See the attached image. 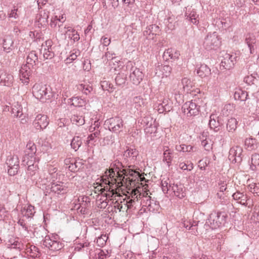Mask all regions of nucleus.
I'll return each instance as SVG.
<instances>
[{"label": "nucleus", "instance_id": "obj_40", "mask_svg": "<svg viewBox=\"0 0 259 259\" xmlns=\"http://www.w3.org/2000/svg\"><path fill=\"white\" fill-rule=\"evenodd\" d=\"M164 23L168 29H174L176 23L175 16L169 14L167 18L164 19Z\"/></svg>", "mask_w": 259, "mask_h": 259}, {"label": "nucleus", "instance_id": "obj_31", "mask_svg": "<svg viewBox=\"0 0 259 259\" xmlns=\"http://www.w3.org/2000/svg\"><path fill=\"white\" fill-rule=\"evenodd\" d=\"M207 132H203L200 137L201 139V145L204 149L207 151H209L212 149V143L210 140L206 138Z\"/></svg>", "mask_w": 259, "mask_h": 259}, {"label": "nucleus", "instance_id": "obj_51", "mask_svg": "<svg viewBox=\"0 0 259 259\" xmlns=\"http://www.w3.org/2000/svg\"><path fill=\"white\" fill-rule=\"evenodd\" d=\"M126 79V75L123 73H120L116 76L115 80L116 84L118 85H122L125 84Z\"/></svg>", "mask_w": 259, "mask_h": 259}, {"label": "nucleus", "instance_id": "obj_35", "mask_svg": "<svg viewBox=\"0 0 259 259\" xmlns=\"http://www.w3.org/2000/svg\"><path fill=\"white\" fill-rule=\"evenodd\" d=\"M70 101L68 103L71 105L75 107H82L85 106L87 102L86 101L79 97H72L69 99Z\"/></svg>", "mask_w": 259, "mask_h": 259}, {"label": "nucleus", "instance_id": "obj_32", "mask_svg": "<svg viewBox=\"0 0 259 259\" xmlns=\"http://www.w3.org/2000/svg\"><path fill=\"white\" fill-rule=\"evenodd\" d=\"M38 62V56L35 51L29 53L26 59V64L33 68Z\"/></svg>", "mask_w": 259, "mask_h": 259}, {"label": "nucleus", "instance_id": "obj_52", "mask_svg": "<svg viewBox=\"0 0 259 259\" xmlns=\"http://www.w3.org/2000/svg\"><path fill=\"white\" fill-rule=\"evenodd\" d=\"M37 3L39 9L44 10L45 9H47L50 11V8H52V6L47 0H38Z\"/></svg>", "mask_w": 259, "mask_h": 259}, {"label": "nucleus", "instance_id": "obj_13", "mask_svg": "<svg viewBox=\"0 0 259 259\" xmlns=\"http://www.w3.org/2000/svg\"><path fill=\"white\" fill-rule=\"evenodd\" d=\"M183 112L187 116H191L197 115L199 112V106H198L195 102L189 101L186 102L182 106Z\"/></svg>", "mask_w": 259, "mask_h": 259}, {"label": "nucleus", "instance_id": "obj_58", "mask_svg": "<svg viewBox=\"0 0 259 259\" xmlns=\"http://www.w3.org/2000/svg\"><path fill=\"white\" fill-rule=\"evenodd\" d=\"M108 239V237L106 235H101L97 239V244L99 247L104 246Z\"/></svg>", "mask_w": 259, "mask_h": 259}, {"label": "nucleus", "instance_id": "obj_25", "mask_svg": "<svg viewBox=\"0 0 259 259\" xmlns=\"http://www.w3.org/2000/svg\"><path fill=\"white\" fill-rule=\"evenodd\" d=\"M231 54L226 53L224 56V59L222 60L220 64L221 69L230 70L234 66L235 61H230Z\"/></svg>", "mask_w": 259, "mask_h": 259}, {"label": "nucleus", "instance_id": "obj_7", "mask_svg": "<svg viewBox=\"0 0 259 259\" xmlns=\"http://www.w3.org/2000/svg\"><path fill=\"white\" fill-rule=\"evenodd\" d=\"M8 166V172L10 176H15L18 172L19 168V161L16 155H10L8 156L6 160Z\"/></svg>", "mask_w": 259, "mask_h": 259}, {"label": "nucleus", "instance_id": "obj_17", "mask_svg": "<svg viewBox=\"0 0 259 259\" xmlns=\"http://www.w3.org/2000/svg\"><path fill=\"white\" fill-rule=\"evenodd\" d=\"M32 69L30 66L27 64L23 65L21 66L19 71V75L20 80L24 84H28L29 82V76L32 72Z\"/></svg>", "mask_w": 259, "mask_h": 259}, {"label": "nucleus", "instance_id": "obj_8", "mask_svg": "<svg viewBox=\"0 0 259 259\" xmlns=\"http://www.w3.org/2000/svg\"><path fill=\"white\" fill-rule=\"evenodd\" d=\"M140 200V205L143 207H146L149 211H153L159 208L158 204H156L154 200H151V197L146 191L142 193Z\"/></svg>", "mask_w": 259, "mask_h": 259}, {"label": "nucleus", "instance_id": "obj_11", "mask_svg": "<svg viewBox=\"0 0 259 259\" xmlns=\"http://www.w3.org/2000/svg\"><path fill=\"white\" fill-rule=\"evenodd\" d=\"M58 31L62 34H64L67 36L69 38L73 40L74 42L77 41L79 40L80 37L77 31L70 26H65L62 27V24H58Z\"/></svg>", "mask_w": 259, "mask_h": 259}, {"label": "nucleus", "instance_id": "obj_45", "mask_svg": "<svg viewBox=\"0 0 259 259\" xmlns=\"http://www.w3.org/2000/svg\"><path fill=\"white\" fill-rule=\"evenodd\" d=\"M70 120L73 124L77 125H82L85 122L84 117L77 114L72 115Z\"/></svg>", "mask_w": 259, "mask_h": 259}, {"label": "nucleus", "instance_id": "obj_34", "mask_svg": "<svg viewBox=\"0 0 259 259\" xmlns=\"http://www.w3.org/2000/svg\"><path fill=\"white\" fill-rule=\"evenodd\" d=\"M138 155V151L135 148H128L123 154L125 158H130L132 161H135Z\"/></svg>", "mask_w": 259, "mask_h": 259}, {"label": "nucleus", "instance_id": "obj_3", "mask_svg": "<svg viewBox=\"0 0 259 259\" xmlns=\"http://www.w3.org/2000/svg\"><path fill=\"white\" fill-rule=\"evenodd\" d=\"M227 215L221 212H214L209 215L208 223L212 229H216L226 223Z\"/></svg>", "mask_w": 259, "mask_h": 259}, {"label": "nucleus", "instance_id": "obj_12", "mask_svg": "<svg viewBox=\"0 0 259 259\" xmlns=\"http://www.w3.org/2000/svg\"><path fill=\"white\" fill-rule=\"evenodd\" d=\"M105 174V175L103 177V181L105 184L110 185L111 183H117L118 185H121V183H119L120 180L118 178V175L117 174L116 171L114 170V168H110L109 169H107Z\"/></svg>", "mask_w": 259, "mask_h": 259}, {"label": "nucleus", "instance_id": "obj_6", "mask_svg": "<svg viewBox=\"0 0 259 259\" xmlns=\"http://www.w3.org/2000/svg\"><path fill=\"white\" fill-rule=\"evenodd\" d=\"M126 69L130 68V79L133 84L138 85L142 80L144 74L140 69L133 66L132 64L130 63L126 65Z\"/></svg>", "mask_w": 259, "mask_h": 259}, {"label": "nucleus", "instance_id": "obj_55", "mask_svg": "<svg viewBox=\"0 0 259 259\" xmlns=\"http://www.w3.org/2000/svg\"><path fill=\"white\" fill-rule=\"evenodd\" d=\"M251 164V167L253 170L259 166V154L255 153L252 155Z\"/></svg>", "mask_w": 259, "mask_h": 259}, {"label": "nucleus", "instance_id": "obj_29", "mask_svg": "<svg viewBox=\"0 0 259 259\" xmlns=\"http://www.w3.org/2000/svg\"><path fill=\"white\" fill-rule=\"evenodd\" d=\"M51 190L52 192L58 194H64L67 193V187L63 183H54L52 184Z\"/></svg>", "mask_w": 259, "mask_h": 259}, {"label": "nucleus", "instance_id": "obj_44", "mask_svg": "<svg viewBox=\"0 0 259 259\" xmlns=\"http://www.w3.org/2000/svg\"><path fill=\"white\" fill-rule=\"evenodd\" d=\"M238 121L235 118H231L228 120L227 130L229 132L233 133L237 128Z\"/></svg>", "mask_w": 259, "mask_h": 259}, {"label": "nucleus", "instance_id": "obj_28", "mask_svg": "<svg viewBox=\"0 0 259 259\" xmlns=\"http://www.w3.org/2000/svg\"><path fill=\"white\" fill-rule=\"evenodd\" d=\"M36 151V148L35 144L31 142H29L26 146V155L24 157L23 162H25L26 160V158L28 159L29 157L33 158V156H34Z\"/></svg>", "mask_w": 259, "mask_h": 259}, {"label": "nucleus", "instance_id": "obj_33", "mask_svg": "<svg viewBox=\"0 0 259 259\" xmlns=\"http://www.w3.org/2000/svg\"><path fill=\"white\" fill-rule=\"evenodd\" d=\"M145 105V100L140 96L135 97L133 99V106L137 110H141Z\"/></svg>", "mask_w": 259, "mask_h": 259}, {"label": "nucleus", "instance_id": "obj_63", "mask_svg": "<svg viewBox=\"0 0 259 259\" xmlns=\"http://www.w3.org/2000/svg\"><path fill=\"white\" fill-rule=\"evenodd\" d=\"M101 84L103 90L109 92H111L110 89H112L113 88V85L111 83H109V82L106 80L101 81Z\"/></svg>", "mask_w": 259, "mask_h": 259}, {"label": "nucleus", "instance_id": "obj_10", "mask_svg": "<svg viewBox=\"0 0 259 259\" xmlns=\"http://www.w3.org/2000/svg\"><path fill=\"white\" fill-rule=\"evenodd\" d=\"M142 193L139 189H134L132 190L130 195L127 197L126 204L128 208H131L134 205L139 203V200L141 199Z\"/></svg>", "mask_w": 259, "mask_h": 259}, {"label": "nucleus", "instance_id": "obj_1", "mask_svg": "<svg viewBox=\"0 0 259 259\" xmlns=\"http://www.w3.org/2000/svg\"><path fill=\"white\" fill-rule=\"evenodd\" d=\"M111 168L116 171L117 174L118 175V178L120 181L119 183H121L122 186L126 185L127 186L135 184V181L137 180L142 181L145 178L142 177L140 174L135 170L132 169H122L123 166L121 162L118 160L115 161L111 165Z\"/></svg>", "mask_w": 259, "mask_h": 259}, {"label": "nucleus", "instance_id": "obj_53", "mask_svg": "<svg viewBox=\"0 0 259 259\" xmlns=\"http://www.w3.org/2000/svg\"><path fill=\"white\" fill-rule=\"evenodd\" d=\"M40 52L42 53L44 58L45 59H51L54 56V53L53 50L45 48V49H40Z\"/></svg>", "mask_w": 259, "mask_h": 259}, {"label": "nucleus", "instance_id": "obj_15", "mask_svg": "<svg viewBox=\"0 0 259 259\" xmlns=\"http://www.w3.org/2000/svg\"><path fill=\"white\" fill-rule=\"evenodd\" d=\"M50 11L47 9L40 11L36 16V23L39 27H45L48 24Z\"/></svg>", "mask_w": 259, "mask_h": 259}, {"label": "nucleus", "instance_id": "obj_49", "mask_svg": "<svg viewBox=\"0 0 259 259\" xmlns=\"http://www.w3.org/2000/svg\"><path fill=\"white\" fill-rule=\"evenodd\" d=\"M82 144V141L81 138L79 136L74 137L71 141V147L76 151L80 147Z\"/></svg>", "mask_w": 259, "mask_h": 259}, {"label": "nucleus", "instance_id": "obj_20", "mask_svg": "<svg viewBox=\"0 0 259 259\" xmlns=\"http://www.w3.org/2000/svg\"><path fill=\"white\" fill-rule=\"evenodd\" d=\"M244 41L249 49L250 54H253L255 53L254 46L256 43L255 36L251 33H248L244 35Z\"/></svg>", "mask_w": 259, "mask_h": 259}, {"label": "nucleus", "instance_id": "obj_27", "mask_svg": "<svg viewBox=\"0 0 259 259\" xmlns=\"http://www.w3.org/2000/svg\"><path fill=\"white\" fill-rule=\"evenodd\" d=\"M78 201L79 206L77 207V209L81 213L84 214L86 213L87 208L90 202L89 198L88 197H80L78 198Z\"/></svg>", "mask_w": 259, "mask_h": 259}, {"label": "nucleus", "instance_id": "obj_26", "mask_svg": "<svg viewBox=\"0 0 259 259\" xmlns=\"http://www.w3.org/2000/svg\"><path fill=\"white\" fill-rule=\"evenodd\" d=\"M142 122L145 124V131L146 133L151 134L156 131L155 126L153 125V121L151 117H144Z\"/></svg>", "mask_w": 259, "mask_h": 259}, {"label": "nucleus", "instance_id": "obj_30", "mask_svg": "<svg viewBox=\"0 0 259 259\" xmlns=\"http://www.w3.org/2000/svg\"><path fill=\"white\" fill-rule=\"evenodd\" d=\"M23 109L21 104L18 102H14L11 107V113L14 117L20 118L23 115Z\"/></svg>", "mask_w": 259, "mask_h": 259}, {"label": "nucleus", "instance_id": "obj_41", "mask_svg": "<svg viewBox=\"0 0 259 259\" xmlns=\"http://www.w3.org/2000/svg\"><path fill=\"white\" fill-rule=\"evenodd\" d=\"M197 73L201 77H204L210 73V69L205 64H201L197 70Z\"/></svg>", "mask_w": 259, "mask_h": 259}, {"label": "nucleus", "instance_id": "obj_42", "mask_svg": "<svg viewBox=\"0 0 259 259\" xmlns=\"http://www.w3.org/2000/svg\"><path fill=\"white\" fill-rule=\"evenodd\" d=\"M21 212L24 216L28 218L32 217L35 212L34 207L31 205L24 206L22 209Z\"/></svg>", "mask_w": 259, "mask_h": 259}, {"label": "nucleus", "instance_id": "obj_19", "mask_svg": "<svg viewBox=\"0 0 259 259\" xmlns=\"http://www.w3.org/2000/svg\"><path fill=\"white\" fill-rule=\"evenodd\" d=\"M242 149L241 147L236 146L231 148L229 151V159L232 162H237L241 161V155Z\"/></svg>", "mask_w": 259, "mask_h": 259}, {"label": "nucleus", "instance_id": "obj_23", "mask_svg": "<svg viewBox=\"0 0 259 259\" xmlns=\"http://www.w3.org/2000/svg\"><path fill=\"white\" fill-rule=\"evenodd\" d=\"M180 55L179 51H177L176 49L168 48L164 52L163 57L166 61H168L170 59L176 60L179 59Z\"/></svg>", "mask_w": 259, "mask_h": 259}, {"label": "nucleus", "instance_id": "obj_57", "mask_svg": "<svg viewBox=\"0 0 259 259\" xmlns=\"http://www.w3.org/2000/svg\"><path fill=\"white\" fill-rule=\"evenodd\" d=\"M193 149V147L190 145H186L182 144L180 145H176V149L180 152H190Z\"/></svg>", "mask_w": 259, "mask_h": 259}, {"label": "nucleus", "instance_id": "obj_5", "mask_svg": "<svg viewBox=\"0 0 259 259\" xmlns=\"http://www.w3.org/2000/svg\"><path fill=\"white\" fill-rule=\"evenodd\" d=\"M105 125L110 131L119 133L122 131L123 127V120L121 117L116 116L107 119L105 122Z\"/></svg>", "mask_w": 259, "mask_h": 259}, {"label": "nucleus", "instance_id": "obj_21", "mask_svg": "<svg viewBox=\"0 0 259 259\" xmlns=\"http://www.w3.org/2000/svg\"><path fill=\"white\" fill-rule=\"evenodd\" d=\"M160 31L159 27L156 24L150 25L147 27L144 31V35L148 39H153L154 36L158 34Z\"/></svg>", "mask_w": 259, "mask_h": 259}, {"label": "nucleus", "instance_id": "obj_62", "mask_svg": "<svg viewBox=\"0 0 259 259\" xmlns=\"http://www.w3.org/2000/svg\"><path fill=\"white\" fill-rule=\"evenodd\" d=\"M79 164V162H77L76 161L71 162L69 164V166H68V168L71 171H76L79 169V168L78 167Z\"/></svg>", "mask_w": 259, "mask_h": 259}, {"label": "nucleus", "instance_id": "obj_36", "mask_svg": "<svg viewBox=\"0 0 259 259\" xmlns=\"http://www.w3.org/2000/svg\"><path fill=\"white\" fill-rule=\"evenodd\" d=\"M209 125L210 127L213 129L215 132L219 130L220 123L218 121V117L216 115L211 114L210 116Z\"/></svg>", "mask_w": 259, "mask_h": 259}, {"label": "nucleus", "instance_id": "obj_37", "mask_svg": "<svg viewBox=\"0 0 259 259\" xmlns=\"http://www.w3.org/2000/svg\"><path fill=\"white\" fill-rule=\"evenodd\" d=\"M66 18L64 14H62L61 16H54L52 17L50 22V26L52 28H55L57 26L58 22L61 23H63L66 21Z\"/></svg>", "mask_w": 259, "mask_h": 259}, {"label": "nucleus", "instance_id": "obj_18", "mask_svg": "<svg viewBox=\"0 0 259 259\" xmlns=\"http://www.w3.org/2000/svg\"><path fill=\"white\" fill-rule=\"evenodd\" d=\"M14 82L12 74L3 69H0V84L4 86L10 87Z\"/></svg>", "mask_w": 259, "mask_h": 259}, {"label": "nucleus", "instance_id": "obj_50", "mask_svg": "<svg viewBox=\"0 0 259 259\" xmlns=\"http://www.w3.org/2000/svg\"><path fill=\"white\" fill-rule=\"evenodd\" d=\"M38 164H34V165L27 167V174L28 177L32 178L38 172Z\"/></svg>", "mask_w": 259, "mask_h": 259}, {"label": "nucleus", "instance_id": "obj_14", "mask_svg": "<svg viewBox=\"0 0 259 259\" xmlns=\"http://www.w3.org/2000/svg\"><path fill=\"white\" fill-rule=\"evenodd\" d=\"M49 120L47 115L39 114L37 115L33 121L32 125L36 130H42L49 124Z\"/></svg>", "mask_w": 259, "mask_h": 259}, {"label": "nucleus", "instance_id": "obj_4", "mask_svg": "<svg viewBox=\"0 0 259 259\" xmlns=\"http://www.w3.org/2000/svg\"><path fill=\"white\" fill-rule=\"evenodd\" d=\"M221 44V41L216 32L208 33L204 38L203 46L207 50H214L218 48Z\"/></svg>", "mask_w": 259, "mask_h": 259}, {"label": "nucleus", "instance_id": "obj_54", "mask_svg": "<svg viewBox=\"0 0 259 259\" xmlns=\"http://www.w3.org/2000/svg\"><path fill=\"white\" fill-rule=\"evenodd\" d=\"M247 187L250 192L253 193L254 196H257V194L259 193V184L254 183L249 184Z\"/></svg>", "mask_w": 259, "mask_h": 259}, {"label": "nucleus", "instance_id": "obj_61", "mask_svg": "<svg viewBox=\"0 0 259 259\" xmlns=\"http://www.w3.org/2000/svg\"><path fill=\"white\" fill-rule=\"evenodd\" d=\"M180 82H175L172 84V86L171 88V93L174 94L175 95H182L183 93H177L178 91L180 89Z\"/></svg>", "mask_w": 259, "mask_h": 259}, {"label": "nucleus", "instance_id": "obj_22", "mask_svg": "<svg viewBox=\"0 0 259 259\" xmlns=\"http://www.w3.org/2000/svg\"><path fill=\"white\" fill-rule=\"evenodd\" d=\"M172 68L169 65L159 66L156 69V74L162 78L169 77L171 73Z\"/></svg>", "mask_w": 259, "mask_h": 259}, {"label": "nucleus", "instance_id": "obj_59", "mask_svg": "<svg viewBox=\"0 0 259 259\" xmlns=\"http://www.w3.org/2000/svg\"><path fill=\"white\" fill-rule=\"evenodd\" d=\"M251 220L255 222L259 223V206H255L251 216Z\"/></svg>", "mask_w": 259, "mask_h": 259}, {"label": "nucleus", "instance_id": "obj_56", "mask_svg": "<svg viewBox=\"0 0 259 259\" xmlns=\"http://www.w3.org/2000/svg\"><path fill=\"white\" fill-rule=\"evenodd\" d=\"M169 180L166 181H161V188L164 193H168V191H170L171 187L172 184H170L169 182Z\"/></svg>", "mask_w": 259, "mask_h": 259}, {"label": "nucleus", "instance_id": "obj_9", "mask_svg": "<svg viewBox=\"0 0 259 259\" xmlns=\"http://www.w3.org/2000/svg\"><path fill=\"white\" fill-rule=\"evenodd\" d=\"M232 197L237 203L242 205L250 207L253 205V200L246 193L237 191L232 195Z\"/></svg>", "mask_w": 259, "mask_h": 259}, {"label": "nucleus", "instance_id": "obj_47", "mask_svg": "<svg viewBox=\"0 0 259 259\" xmlns=\"http://www.w3.org/2000/svg\"><path fill=\"white\" fill-rule=\"evenodd\" d=\"M77 89L84 94L88 95L93 90V88L89 84L80 83L77 85Z\"/></svg>", "mask_w": 259, "mask_h": 259}, {"label": "nucleus", "instance_id": "obj_46", "mask_svg": "<svg viewBox=\"0 0 259 259\" xmlns=\"http://www.w3.org/2000/svg\"><path fill=\"white\" fill-rule=\"evenodd\" d=\"M13 41L10 36H7L4 39L3 48L4 50L7 52H9L13 47Z\"/></svg>", "mask_w": 259, "mask_h": 259}, {"label": "nucleus", "instance_id": "obj_48", "mask_svg": "<svg viewBox=\"0 0 259 259\" xmlns=\"http://www.w3.org/2000/svg\"><path fill=\"white\" fill-rule=\"evenodd\" d=\"M80 54V52L79 50L74 49L71 52V54L69 57H68L65 61L66 63H70L73 61L75 60L77 57L79 56Z\"/></svg>", "mask_w": 259, "mask_h": 259}, {"label": "nucleus", "instance_id": "obj_2", "mask_svg": "<svg viewBox=\"0 0 259 259\" xmlns=\"http://www.w3.org/2000/svg\"><path fill=\"white\" fill-rule=\"evenodd\" d=\"M33 96L42 102H45L52 97L50 88L41 83H35L32 87Z\"/></svg>", "mask_w": 259, "mask_h": 259}, {"label": "nucleus", "instance_id": "obj_64", "mask_svg": "<svg viewBox=\"0 0 259 259\" xmlns=\"http://www.w3.org/2000/svg\"><path fill=\"white\" fill-rule=\"evenodd\" d=\"M19 13H18V10L17 8H14L13 10H11L10 13L9 15V17L11 18L17 19L19 16Z\"/></svg>", "mask_w": 259, "mask_h": 259}, {"label": "nucleus", "instance_id": "obj_43", "mask_svg": "<svg viewBox=\"0 0 259 259\" xmlns=\"http://www.w3.org/2000/svg\"><path fill=\"white\" fill-rule=\"evenodd\" d=\"M163 160L166 161L168 165H170L172 161L171 156L172 152L168 147L164 146L163 148Z\"/></svg>", "mask_w": 259, "mask_h": 259}, {"label": "nucleus", "instance_id": "obj_24", "mask_svg": "<svg viewBox=\"0 0 259 259\" xmlns=\"http://www.w3.org/2000/svg\"><path fill=\"white\" fill-rule=\"evenodd\" d=\"M170 191L179 198H183L186 196L185 189L182 184H173L171 187Z\"/></svg>", "mask_w": 259, "mask_h": 259}, {"label": "nucleus", "instance_id": "obj_16", "mask_svg": "<svg viewBox=\"0 0 259 259\" xmlns=\"http://www.w3.org/2000/svg\"><path fill=\"white\" fill-rule=\"evenodd\" d=\"M180 83V89L177 93H191L194 90V84L191 79L188 77L182 78Z\"/></svg>", "mask_w": 259, "mask_h": 259}, {"label": "nucleus", "instance_id": "obj_60", "mask_svg": "<svg viewBox=\"0 0 259 259\" xmlns=\"http://www.w3.org/2000/svg\"><path fill=\"white\" fill-rule=\"evenodd\" d=\"M154 108L156 109L158 112L160 113L163 112L164 111H166L168 108L165 107L162 103H161V102L159 101L155 104L154 105Z\"/></svg>", "mask_w": 259, "mask_h": 259}, {"label": "nucleus", "instance_id": "obj_38", "mask_svg": "<svg viewBox=\"0 0 259 259\" xmlns=\"http://www.w3.org/2000/svg\"><path fill=\"white\" fill-rule=\"evenodd\" d=\"M185 17L187 20L191 21L194 24L197 25L199 23L198 15L194 10H192L190 13L187 11Z\"/></svg>", "mask_w": 259, "mask_h": 259}, {"label": "nucleus", "instance_id": "obj_39", "mask_svg": "<svg viewBox=\"0 0 259 259\" xmlns=\"http://www.w3.org/2000/svg\"><path fill=\"white\" fill-rule=\"evenodd\" d=\"M245 148L249 151L255 150L257 147L256 141L252 138H247L245 140Z\"/></svg>", "mask_w": 259, "mask_h": 259}]
</instances>
